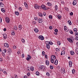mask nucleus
<instances>
[{
  "instance_id": "1",
  "label": "nucleus",
  "mask_w": 78,
  "mask_h": 78,
  "mask_svg": "<svg viewBox=\"0 0 78 78\" xmlns=\"http://www.w3.org/2000/svg\"><path fill=\"white\" fill-rule=\"evenodd\" d=\"M41 8L42 9H43V10H47V9H49V8H47V7L44 5H41Z\"/></svg>"
},
{
  "instance_id": "2",
  "label": "nucleus",
  "mask_w": 78,
  "mask_h": 78,
  "mask_svg": "<svg viewBox=\"0 0 78 78\" xmlns=\"http://www.w3.org/2000/svg\"><path fill=\"white\" fill-rule=\"evenodd\" d=\"M39 70H45V66L43 65L40 66L39 67Z\"/></svg>"
},
{
  "instance_id": "3",
  "label": "nucleus",
  "mask_w": 78,
  "mask_h": 78,
  "mask_svg": "<svg viewBox=\"0 0 78 78\" xmlns=\"http://www.w3.org/2000/svg\"><path fill=\"white\" fill-rule=\"evenodd\" d=\"M5 20L6 22L8 23H9V22H10V20H9V18L8 17H6L5 18Z\"/></svg>"
},
{
  "instance_id": "4",
  "label": "nucleus",
  "mask_w": 78,
  "mask_h": 78,
  "mask_svg": "<svg viewBox=\"0 0 78 78\" xmlns=\"http://www.w3.org/2000/svg\"><path fill=\"white\" fill-rule=\"evenodd\" d=\"M67 40L70 42V43H73V40H72V39H71V38H67Z\"/></svg>"
},
{
  "instance_id": "5",
  "label": "nucleus",
  "mask_w": 78,
  "mask_h": 78,
  "mask_svg": "<svg viewBox=\"0 0 78 78\" xmlns=\"http://www.w3.org/2000/svg\"><path fill=\"white\" fill-rule=\"evenodd\" d=\"M4 47H6L7 48H8L9 47V44L7 43H5L4 44Z\"/></svg>"
},
{
  "instance_id": "6",
  "label": "nucleus",
  "mask_w": 78,
  "mask_h": 78,
  "mask_svg": "<svg viewBox=\"0 0 78 78\" xmlns=\"http://www.w3.org/2000/svg\"><path fill=\"white\" fill-rule=\"evenodd\" d=\"M39 38L40 39H41V40H42V41H43V40L44 39V37L42 35L39 36Z\"/></svg>"
},
{
  "instance_id": "7",
  "label": "nucleus",
  "mask_w": 78,
  "mask_h": 78,
  "mask_svg": "<svg viewBox=\"0 0 78 78\" xmlns=\"http://www.w3.org/2000/svg\"><path fill=\"white\" fill-rule=\"evenodd\" d=\"M34 7L35 9H39V6L37 5L36 4L34 5Z\"/></svg>"
},
{
  "instance_id": "8",
  "label": "nucleus",
  "mask_w": 78,
  "mask_h": 78,
  "mask_svg": "<svg viewBox=\"0 0 78 78\" xmlns=\"http://www.w3.org/2000/svg\"><path fill=\"white\" fill-rule=\"evenodd\" d=\"M45 44H46V47L48 48V49H49L50 48V46L49 44H47V42L45 41Z\"/></svg>"
},
{
  "instance_id": "9",
  "label": "nucleus",
  "mask_w": 78,
  "mask_h": 78,
  "mask_svg": "<svg viewBox=\"0 0 78 78\" xmlns=\"http://www.w3.org/2000/svg\"><path fill=\"white\" fill-rule=\"evenodd\" d=\"M46 42L47 44H48L49 45H53V43L51 41H46Z\"/></svg>"
},
{
  "instance_id": "10",
  "label": "nucleus",
  "mask_w": 78,
  "mask_h": 78,
  "mask_svg": "<svg viewBox=\"0 0 78 78\" xmlns=\"http://www.w3.org/2000/svg\"><path fill=\"white\" fill-rule=\"evenodd\" d=\"M64 30L66 32L69 31V30L68 29L67 27V26H64Z\"/></svg>"
},
{
  "instance_id": "11",
  "label": "nucleus",
  "mask_w": 78,
  "mask_h": 78,
  "mask_svg": "<svg viewBox=\"0 0 78 78\" xmlns=\"http://www.w3.org/2000/svg\"><path fill=\"white\" fill-rule=\"evenodd\" d=\"M22 29V26L21 25H20L18 26V30H21Z\"/></svg>"
},
{
  "instance_id": "12",
  "label": "nucleus",
  "mask_w": 78,
  "mask_h": 78,
  "mask_svg": "<svg viewBox=\"0 0 78 78\" xmlns=\"http://www.w3.org/2000/svg\"><path fill=\"white\" fill-rule=\"evenodd\" d=\"M50 59L55 60V59H56V56H55L52 55L51 56Z\"/></svg>"
},
{
  "instance_id": "13",
  "label": "nucleus",
  "mask_w": 78,
  "mask_h": 78,
  "mask_svg": "<svg viewBox=\"0 0 78 78\" xmlns=\"http://www.w3.org/2000/svg\"><path fill=\"white\" fill-rule=\"evenodd\" d=\"M73 64V63L72 62V61H69V67H71L72 66V64Z\"/></svg>"
},
{
  "instance_id": "14",
  "label": "nucleus",
  "mask_w": 78,
  "mask_h": 78,
  "mask_svg": "<svg viewBox=\"0 0 78 78\" xmlns=\"http://www.w3.org/2000/svg\"><path fill=\"white\" fill-rule=\"evenodd\" d=\"M43 21V20H42V19H39L38 20V22L39 23H42V22Z\"/></svg>"
},
{
  "instance_id": "15",
  "label": "nucleus",
  "mask_w": 78,
  "mask_h": 78,
  "mask_svg": "<svg viewBox=\"0 0 78 78\" xmlns=\"http://www.w3.org/2000/svg\"><path fill=\"white\" fill-rule=\"evenodd\" d=\"M7 50H6V49H4L2 51V53H6V52Z\"/></svg>"
},
{
  "instance_id": "16",
  "label": "nucleus",
  "mask_w": 78,
  "mask_h": 78,
  "mask_svg": "<svg viewBox=\"0 0 78 78\" xmlns=\"http://www.w3.org/2000/svg\"><path fill=\"white\" fill-rule=\"evenodd\" d=\"M34 31L36 33H38L39 32V29L37 28H35L34 29Z\"/></svg>"
},
{
  "instance_id": "17",
  "label": "nucleus",
  "mask_w": 78,
  "mask_h": 78,
  "mask_svg": "<svg viewBox=\"0 0 78 78\" xmlns=\"http://www.w3.org/2000/svg\"><path fill=\"white\" fill-rule=\"evenodd\" d=\"M45 63L47 66H49V64H50L48 60H46L45 61Z\"/></svg>"
},
{
  "instance_id": "18",
  "label": "nucleus",
  "mask_w": 78,
  "mask_h": 78,
  "mask_svg": "<svg viewBox=\"0 0 78 78\" xmlns=\"http://www.w3.org/2000/svg\"><path fill=\"white\" fill-rule=\"evenodd\" d=\"M58 61L57 60H55L54 62V64L55 65H56V66H57L58 65Z\"/></svg>"
},
{
  "instance_id": "19",
  "label": "nucleus",
  "mask_w": 78,
  "mask_h": 78,
  "mask_svg": "<svg viewBox=\"0 0 78 78\" xmlns=\"http://www.w3.org/2000/svg\"><path fill=\"white\" fill-rule=\"evenodd\" d=\"M77 2L76 0H74L73 3V5H76V4Z\"/></svg>"
},
{
  "instance_id": "20",
  "label": "nucleus",
  "mask_w": 78,
  "mask_h": 78,
  "mask_svg": "<svg viewBox=\"0 0 78 78\" xmlns=\"http://www.w3.org/2000/svg\"><path fill=\"white\" fill-rule=\"evenodd\" d=\"M1 11L3 12H5L6 11H5V9L4 8H2L1 9Z\"/></svg>"
},
{
  "instance_id": "21",
  "label": "nucleus",
  "mask_w": 78,
  "mask_h": 78,
  "mask_svg": "<svg viewBox=\"0 0 78 78\" xmlns=\"http://www.w3.org/2000/svg\"><path fill=\"white\" fill-rule=\"evenodd\" d=\"M11 34L13 36H14V35H15V32H14V30H12V31Z\"/></svg>"
},
{
  "instance_id": "22",
  "label": "nucleus",
  "mask_w": 78,
  "mask_h": 78,
  "mask_svg": "<svg viewBox=\"0 0 78 78\" xmlns=\"http://www.w3.org/2000/svg\"><path fill=\"white\" fill-rule=\"evenodd\" d=\"M0 7H3L4 6V4L2 2L0 3Z\"/></svg>"
},
{
  "instance_id": "23",
  "label": "nucleus",
  "mask_w": 78,
  "mask_h": 78,
  "mask_svg": "<svg viewBox=\"0 0 78 78\" xmlns=\"http://www.w3.org/2000/svg\"><path fill=\"white\" fill-rule=\"evenodd\" d=\"M70 53L71 55H73L75 54V52L72 51H71Z\"/></svg>"
},
{
  "instance_id": "24",
  "label": "nucleus",
  "mask_w": 78,
  "mask_h": 78,
  "mask_svg": "<svg viewBox=\"0 0 78 78\" xmlns=\"http://www.w3.org/2000/svg\"><path fill=\"white\" fill-rule=\"evenodd\" d=\"M2 72L3 73H4L5 74V75H7V74H8V73H7L6 72V71L4 69H3Z\"/></svg>"
},
{
  "instance_id": "25",
  "label": "nucleus",
  "mask_w": 78,
  "mask_h": 78,
  "mask_svg": "<svg viewBox=\"0 0 78 78\" xmlns=\"http://www.w3.org/2000/svg\"><path fill=\"white\" fill-rule=\"evenodd\" d=\"M38 14L39 16H40V17H43V14H42V13L39 12L38 13Z\"/></svg>"
},
{
  "instance_id": "26",
  "label": "nucleus",
  "mask_w": 78,
  "mask_h": 78,
  "mask_svg": "<svg viewBox=\"0 0 78 78\" xmlns=\"http://www.w3.org/2000/svg\"><path fill=\"white\" fill-rule=\"evenodd\" d=\"M57 17H58V19H61V16L60 15H57Z\"/></svg>"
},
{
  "instance_id": "27",
  "label": "nucleus",
  "mask_w": 78,
  "mask_h": 78,
  "mask_svg": "<svg viewBox=\"0 0 78 78\" xmlns=\"http://www.w3.org/2000/svg\"><path fill=\"white\" fill-rule=\"evenodd\" d=\"M30 70L31 71H33L34 70V67L32 66H30Z\"/></svg>"
},
{
  "instance_id": "28",
  "label": "nucleus",
  "mask_w": 78,
  "mask_h": 78,
  "mask_svg": "<svg viewBox=\"0 0 78 78\" xmlns=\"http://www.w3.org/2000/svg\"><path fill=\"white\" fill-rule=\"evenodd\" d=\"M3 36L5 39H6V38L8 37H7V35H6V34H4Z\"/></svg>"
},
{
  "instance_id": "29",
  "label": "nucleus",
  "mask_w": 78,
  "mask_h": 78,
  "mask_svg": "<svg viewBox=\"0 0 78 78\" xmlns=\"http://www.w3.org/2000/svg\"><path fill=\"white\" fill-rule=\"evenodd\" d=\"M55 51L57 52H59V51H60V50H59V48H57L55 49Z\"/></svg>"
},
{
  "instance_id": "30",
  "label": "nucleus",
  "mask_w": 78,
  "mask_h": 78,
  "mask_svg": "<svg viewBox=\"0 0 78 78\" xmlns=\"http://www.w3.org/2000/svg\"><path fill=\"white\" fill-rule=\"evenodd\" d=\"M67 23L70 25H72V22H71V21L68 20L67 21Z\"/></svg>"
},
{
  "instance_id": "31",
  "label": "nucleus",
  "mask_w": 78,
  "mask_h": 78,
  "mask_svg": "<svg viewBox=\"0 0 78 78\" xmlns=\"http://www.w3.org/2000/svg\"><path fill=\"white\" fill-rule=\"evenodd\" d=\"M13 28L15 30H17V27L16 26H13Z\"/></svg>"
},
{
  "instance_id": "32",
  "label": "nucleus",
  "mask_w": 78,
  "mask_h": 78,
  "mask_svg": "<svg viewBox=\"0 0 78 78\" xmlns=\"http://www.w3.org/2000/svg\"><path fill=\"white\" fill-rule=\"evenodd\" d=\"M24 4L25 6V7L27 8H28V6L27 3L25 2L24 3Z\"/></svg>"
},
{
  "instance_id": "33",
  "label": "nucleus",
  "mask_w": 78,
  "mask_h": 78,
  "mask_svg": "<svg viewBox=\"0 0 78 78\" xmlns=\"http://www.w3.org/2000/svg\"><path fill=\"white\" fill-rule=\"evenodd\" d=\"M26 70H27V72H30V68L29 67H27Z\"/></svg>"
},
{
  "instance_id": "34",
  "label": "nucleus",
  "mask_w": 78,
  "mask_h": 78,
  "mask_svg": "<svg viewBox=\"0 0 78 78\" xmlns=\"http://www.w3.org/2000/svg\"><path fill=\"white\" fill-rule=\"evenodd\" d=\"M15 13L16 15V16H19V12H15Z\"/></svg>"
},
{
  "instance_id": "35",
  "label": "nucleus",
  "mask_w": 78,
  "mask_h": 78,
  "mask_svg": "<svg viewBox=\"0 0 78 78\" xmlns=\"http://www.w3.org/2000/svg\"><path fill=\"white\" fill-rule=\"evenodd\" d=\"M57 43L58 45H61V42H60V41H58Z\"/></svg>"
},
{
  "instance_id": "36",
  "label": "nucleus",
  "mask_w": 78,
  "mask_h": 78,
  "mask_svg": "<svg viewBox=\"0 0 78 78\" xmlns=\"http://www.w3.org/2000/svg\"><path fill=\"white\" fill-rule=\"evenodd\" d=\"M21 42L23 43H25V39L23 38L21 40Z\"/></svg>"
},
{
  "instance_id": "37",
  "label": "nucleus",
  "mask_w": 78,
  "mask_h": 78,
  "mask_svg": "<svg viewBox=\"0 0 78 78\" xmlns=\"http://www.w3.org/2000/svg\"><path fill=\"white\" fill-rule=\"evenodd\" d=\"M75 51L76 53L77 54V55H78V48H76L75 50Z\"/></svg>"
},
{
  "instance_id": "38",
  "label": "nucleus",
  "mask_w": 78,
  "mask_h": 78,
  "mask_svg": "<svg viewBox=\"0 0 78 78\" xmlns=\"http://www.w3.org/2000/svg\"><path fill=\"white\" fill-rule=\"evenodd\" d=\"M72 73H75V69H73L72 70Z\"/></svg>"
},
{
  "instance_id": "39",
  "label": "nucleus",
  "mask_w": 78,
  "mask_h": 78,
  "mask_svg": "<svg viewBox=\"0 0 78 78\" xmlns=\"http://www.w3.org/2000/svg\"><path fill=\"white\" fill-rule=\"evenodd\" d=\"M55 10H57V9H58V5H56L55 7Z\"/></svg>"
},
{
  "instance_id": "40",
  "label": "nucleus",
  "mask_w": 78,
  "mask_h": 78,
  "mask_svg": "<svg viewBox=\"0 0 78 78\" xmlns=\"http://www.w3.org/2000/svg\"><path fill=\"white\" fill-rule=\"evenodd\" d=\"M49 19H53V16L51 15H50L49 16Z\"/></svg>"
},
{
  "instance_id": "41",
  "label": "nucleus",
  "mask_w": 78,
  "mask_h": 78,
  "mask_svg": "<svg viewBox=\"0 0 78 78\" xmlns=\"http://www.w3.org/2000/svg\"><path fill=\"white\" fill-rule=\"evenodd\" d=\"M69 32L71 34H73V32L72 31V30H69Z\"/></svg>"
},
{
  "instance_id": "42",
  "label": "nucleus",
  "mask_w": 78,
  "mask_h": 78,
  "mask_svg": "<svg viewBox=\"0 0 78 78\" xmlns=\"http://www.w3.org/2000/svg\"><path fill=\"white\" fill-rule=\"evenodd\" d=\"M51 59V63H52V64H53V63H54V60L53 59Z\"/></svg>"
},
{
  "instance_id": "43",
  "label": "nucleus",
  "mask_w": 78,
  "mask_h": 78,
  "mask_svg": "<svg viewBox=\"0 0 78 78\" xmlns=\"http://www.w3.org/2000/svg\"><path fill=\"white\" fill-rule=\"evenodd\" d=\"M19 9L20 10V11H22V7H20L19 8Z\"/></svg>"
},
{
  "instance_id": "44",
  "label": "nucleus",
  "mask_w": 78,
  "mask_h": 78,
  "mask_svg": "<svg viewBox=\"0 0 78 78\" xmlns=\"http://www.w3.org/2000/svg\"><path fill=\"white\" fill-rule=\"evenodd\" d=\"M36 74L37 75H38V76L39 75V72L38 71H37L36 73Z\"/></svg>"
},
{
  "instance_id": "45",
  "label": "nucleus",
  "mask_w": 78,
  "mask_h": 78,
  "mask_svg": "<svg viewBox=\"0 0 78 78\" xmlns=\"http://www.w3.org/2000/svg\"><path fill=\"white\" fill-rule=\"evenodd\" d=\"M47 4L48 5V6H50L51 5V3H50V2H48Z\"/></svg>"
},
{
  "instance_id": "46",
  "label": "nucleus",
  "mask_w": 78,
  "mask_h": 78,
  "mask_svg": "<svg viewBox=\"0 0 78 78\" xmlns=\"http://www.w3.org/2000/svg\"><path fill=\"white\" fill-rule=\"evenodd\" d=\"M54 31L55 33H58V30L57 29H55L54 30Z\"/></svg>"
},
{
  "instance_id": "47",
  "label": "nucleus",
  "mask_w": 78,
  "mask_h": 78,
  "mask_svg": "<svg viewBox=\"0 0 78 78\" xmlns=\"http://www.w3.org/2000/svg\"><path fill=\"white\" fill-rule=\"evenodd\" d=\"M46 75L48 76H50V73H46Z\"/></svg>"
},
{
  "instance_id": "48",
  "label": "nucleus",
  "mask_w": 78,
  "mask_h": 78,
  "mask_svg": "<svg viewBox=\"0 0 78 78\" xmlns=\"http://www.w3.org/2000/svg\"><path fill=\"white\" fill-rule=\"evenodd\" d=\"M50 67L51 69H53V66L51 65L50 66Z\"/></svg>"
},
{
  "instance_id": "49",
  "label": "nucleus",
  "mask_w": 78,
  "mask_h": 78,
  "mask_svg": "<svg viewBox=\"0 0 78 78\" xmlns=\"http://www.w3.org/2000/svg\"><path fill=\"white\" fill-rule=\"evenodd\" d=\"M13 48L14 49H16V48H17V46L15 45H14L13 46Z\"/></svg>"
},
{
  "instance_id": "50",
  "label": "nucleus",
  "mask_w": 78,
  "mask_h": 78,
  "mask_svg": "<svg viewBox=\"0 0 78 78\" xmlns=\"http://www.w3.org/2000/svg\"><path fill=\"white\" fill-rule=\"evenodd\" d=\"M27 57H28V58H29L30 59H31V56L29 55H27Z\"/></svg>"
},
{
  "instance_id": "51",
  "label": "nucleus",
  "mask_w": 78,
  "mask_h": 78,
  "mask_svg": "<svg viewBox=\"0 0 78 78\" xmlns=\"http://www.w3.org/2000/svg\"><path fill=\"white\" fill-rule=\"evenodd\" d=\"M42 55L43 56H44L45 55V52H44V51H43L42 52Z\"/></svg>"
},
{
  "instance_id": "52",
  "label": "nucleus",
  "mask_w": 78,
  "mask_h": 78,
  "mask_svg": "<svg viewBox=\"0 0 78 78\" xmlns=\"http://www.w3.org/2000/svg\"><path fill=\"white\" fill-rule=\"evenodd\" d=\"M74 31H76V32H77V29L76 28H74L73 29Z\"/></svg>"
},
{
  "instance_id": "53",
  "label": "nucleus",
  "mask_w": 78,
  "mask_h": 78,
  "mask_svg": "<svg viewBox=\"0 0 78 78\" xmlns=\"http://www.w3.org/2000/svg\"><path fill=\"white\" fill-rule=\"evenodd\" d=\"M30 59V58L28 57H27L26 58V60L27 61H29Z\"/></svg>"
},
{
  "instance_id": "54",
  "label": "nucleus",
  "mask_w": 78,
  "mask_h": 78,
  "mask_svg": "<svg viewBox=\"0 0 78 78\" xmlns=\"http://www.w3.org/2000/svg\"><path fill=\"white\" fill-rule=\"evenodd\" d=\"M75 35L76 36H77L78 35V32H76L75 33Z\"/></svg>"
},
{
  "instance_id": "55",
  "label": "nucleus",
  "mask_w": 78,
  "mask_h": 78,
  "mask_svg": "<svg viewBox=\"0 0 78 78\" xmlns=\"http://www.w3.org/2000/svg\"><path fill=\"white\" fill-rule=\"evenodd\" d=\"M30 73H28L27 74V76H30Z\"/></svg>"
},
{
  "instance_id": "56",
  "label": "nucleus",
  "mask_w": 78,
  "mask_h": 78,
  "mask_svg": "<svg viewBox=\"0 0 78 78\" xmlns=\"http://www.w3.org/2000/svg\"><path fill=\"white\" fill-rule=\"evenodd\" d=\"M70 39H72L73 40V36H71L70 37Z\"/></svg>"
},
{
  "instance_id": "57",
  "label": "nucleus",
  "mask_w": 78,
  "mask_h": 78,
  "mask_svg": "<svg viewBox=\"0 0 78 78\" xmlns=\"http://www.w3.org/2000/svg\"><path fill=\"white\" fill-rule=\"evenodd\" d=\"M49 28L50 30H52L53 29V27L52 26H50L49 27Z\"/></svg>"
},
{
  "instance_id": "58",
  "label": "nucleus",
  "mask_w": 78,
  "mask_h": 78,
  "mask_svg": "<svg viewBox=\"0 0 78 78\" xmlns=\"http://www.w3.org/2000/svg\"><path fill=\"white\" fill-rule=\"evenodd\" d=\"M34 19H35V20H37L38 19L37 18V17H35L34 18Z\"/></svg>"
},
{
  "instance_id": "59",
  "label": "nucleus",
  "mask_w": 78,
  "mask_h": 78,
  "mask_svg": "<svg viewBox=\"0 0 78 78\" xmlns=\"http://www.w3.org/2000/svg\"><path fill=\"white\" fill-rule=\"evenodd\" d=\"M70 14L71 16H73V12H71L70 13Z\"/></svg>"
},
{
  "instance_id": "60",
  "label": "nucleus",
  "mask_w": 78,
  "mask_h": 78,
  "mask_svg": "<svg viewBox=\"0 0 78 78\" xmlns=\"http://www.w3.org/2000/svg\"><path fill=\"white\" fill-rule=\"evenodd\" d=\"M33 24L34 25H35V24H36V22L35 21H34L33 22Z\"/></svg>"
},
{
  "instance_id": "61",
  "label": "nucleus",
  "mask_w": 78,
  "mask_h": 78,
  "mask_svg": "<svg viewBox=\"0 0 78 78\" xmlns=\"http://www.w3.org/2000/svg\"><path fill=\"white\" fill-rule=\"evenodd\" d=\"M22 58H24V57H25V55H24V54H22Z\"/></svg>"
},
{
  "instance_id": "62",
  "label": "nucleus",
  "mask_w": 78,
  "mask_h": 78,
  "mask_svg": "<svg viewBox=\"0 0 78 78\" xmlns=\"http://www.w3.org/2000/svg\"><path fill=\"white\" fill-rule=\"evenodd\" d=\"M62 52L63 55L65 54V53L66 52H65V51H62Z\"/></svg>"
},
{
  "instance_id": "63",
  "label": "nucleus",
  "mask_w": 78,
  "mask_h": 78,
  "mask_svg": "<svg viewBox=\"0 0 78 78\" xmlns=\"http://www.w3.org/2000/svg\"><path fill=\"white\" fill-rule=\"evenodd\" d=\"M3 61V59L2 58H0V62H2Z\"/></svg>"
},
{
  "instance_id": "64",
  "label": "nucleus",
  "mask_w": 78,
  "mask_h": 78,
  "mask_svg": "<svg viewBox=\"0 0 78 78\" xmlns=\"http://www.w3.org/2000/svg\"><path fill=\"white\" fill-rule=\"evenodd\" d=\"M43 15L44 16H45L46 15V13H45V12H43Z\"/></svg>"
}]
</instances>
